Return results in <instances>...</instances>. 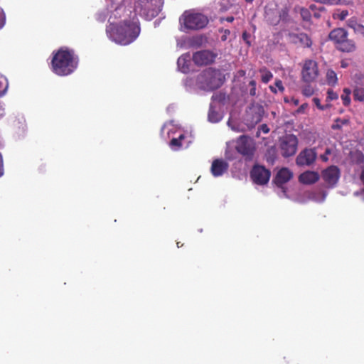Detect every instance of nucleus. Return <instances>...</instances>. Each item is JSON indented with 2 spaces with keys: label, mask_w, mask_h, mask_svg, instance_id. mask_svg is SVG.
<instances>
[{
  "label": "nucleus",
  "mask_w": 364,
  "mask_h": 364,
  "mask_svg": "<svg viewBox=\"0 0 364 364\" xmlns=\"http://www.w3.org/2000/svg\"><path fill=\"white\" fill-rule=\"evenodd\" d=\"M112 18L110 16L109 18L106 33L112 41L122 46H127L139 36L141 28L136 14H134L130 19H125L118 23L112 22Z\"/></svg>",
  "instance_id": "obj_1"
},
{
  "label": "nucleus",
  "mask_w": 364,
  "mask_h": 364,
  "mask_svg": "<svg viewBox=\"0 0 364 364\" xmlns=\"http://www.w3.org/2000/svg\"><path fill=\"white\" fill-rule=\"evenodd\" d=\"M319 174L313 171H306L299 176L300 183L306 185H311L316 183L319 180Z\"/></svg>",
  "instance_id": "obj_18"
},
{
  "label": "nucleus",
  "mask_w": 364,
  "mask_h": 364,
  "mask_svg": "<svg viewBox=\"0 0 364 364\" xmlns=\"http://www.w3.org/2000/svg\"><path fill=\"white\" fill-rule=\"evenodd\" d=\"M316 3H320L323 4H328V5H333L337 4L336 0H313Z\"/></svg>",
  "instance_id": "obj_35"
},
{
  "label": "nucleus",
  "mask_w": 364,
  "mask_h": 364,
  "mask_svg": "<svg viewBox=\"0 0 364 364\" xmlns=\"http://www.w3.org/2000/svg\"><path fill=\"white\" fill-rule=\"evenodd\" d=\"M179 245H181V243L177 242V246H178V247H180Z\"/></svg>",
  "instance_id": "obj_54"
},
{
  "label": "nucleus",
  "mask_w": 364,
  "mask_h": 364,
  "mask_svg": "<svg viewBox=\"0 0 364 364\" xmlns=\"http://www.w3.org/2000/svg\"><path fill=\"white\" fill-rule=\"evenodd\" d=\"M178 68L183 73H188L190 71L191 57L188 54H184L180 56L177 60Z\"/></svg>",
  "instance_id": "obj_19"
},
{
  "label": "nucleus",
  "mask_w": 364,
  "mask_h": 364,
  "mask_svg": "<svg viewBox=\"0 0 364 364\" xmlns=\"http://www.w3.org/2000/svg\"><path fill=\"white\" fill-rule=\"evenodd\" d=\"M3 175V165L0 164V176Z\"/></svg>",
  "instance_id": "obj_50"
},
{
  "label": "nucleus",
  "mask_w": 364,
  "mask_h": 364,
  "mask_svg": "<svg viewBox=\"0 0 364 364\" xmlns=\"http://www.w3.org/2000/svg\"><path fill=\"white\" fill-rule=\"evenodd\" d=\"M242 37H243V38H244L245 40L247 38V33H246V32L243 33V34H242Z\"/></svg>",
  "instance_id": "obj_51"
},
{
  "label": "nucleus",
  "mask_w": 364,
  "mask_h": 364,
  "mask_svg": "<svg viewBox=\"0 0 364 364\" xmlns=\"http://www.w3.org/2000/svg\"><path fill=\"white\" fill-rule=\"evenodd\" d=\"M141 4V12L146 19L151 20L159 15L162 9L161 0H145Z\"/></svg>",
  "instance_id": "obj_9"
},
{
  "label": "nucleus",
  "mask_w": 364,
  "mask_h": 364,
  "mask_svg": "<svg viewBox=\"0 0 364 364\" xmlns=\"http://www.w3.org/2000/svg\"><path fill=\"white\" fill-rule=\"evenodd\" d=\"M218 31L220 33H223V35L221 36V41H225L228 39V37L230 34V31L228 29H223V28H220Z\"/></svg>",
  "instance_id": "obj_34"
},
{
  "label": "nucleus",
  "mask_w": 364,
  "mask_h": 364,
  "mask_svg": "<svg viewBox=\"0 0 364 364\" xmlns=\"http://www.w3.org/2000/svg\"><path fill=\"white\" fill-rule=\"evenodd\" d=\"M261 129L264 133H268L269 132V129L268 128L267 125L264 124L261 125Z\"/></svg>",
  "instance_id": "obj_43"
},
{
  "label": "nucleus",
  "mask_w": 364,
  "mask_h": 364,
  "mask_svg": "<svg viewBox=\"0 0 364 364\" xmlns=\"http://www.w3.org/2000/svg\"><path fill=\"white\" fill-rule=\"evenodd\" d=\"M235 149L246 160H252L255 151L254 140L247 135H242L236 140Z\"/></svg>",
  "instance_id": "obj_7"
},
{
  "label": "nucleus",
  "mask_w": 364,
  "mask_h": 364,
  "mask_svg": "<svg viewBox=\"0 0 364 364\" xmlns=\"http://www.w3.org/2000/svg\"><path fill=\"white\" fill-rule=\"evenodd\" d=\"M328 98L330 100H334L338 99V96L336 92H333L332 90H328L327 92Z\"/></svg>",
  "instance_id": "obj_36"
},
{
  "label": "nucleus",
  "mask_w": 364,
  "mask_h": 364,
  "mask_svg": "<svg viewBox=\"0 0 364 364\" xmlns=\"http://www.w3.org/2000/svg\"><path fill=\"white\" fill-rule=\"evenodd\" d=\"M317 154L314 149H305L302 150L296 159V164L299 166H311L314 163Z\"/></svg>",
  "instance_id": "obj_13"
},
{
  "label": "nucleus",
  "mask_w": 364,
  "mask_h": 364,
  "mask_svg": "<svg viewBox=\"0 0 364 364\" xmlns=\"http://www.w3.org/2000/svg\"><path fill=\"white\" fill-rule=\"evenodd\" d=\"M292 102H293V103H294L295 105H299V100H298V99H294V98H293V99H292Z\"/></svg>",
  "instance_id": "obj_48"
},
{
  "label": "nucleus",
  "mask_w": 364,
  "mask_h": 364,
  "mask_svg": "<svg viewBox=\"0 0 364 364\" xmlns=\"http://www.w3.org/2000/svg\"><path fill=\"white\" fill-rule=\"evenodd\" d=\"M340 175V169L336 166H331L322 171V178L330 187H333L336 185Z\"/></svg>",
  "instance_id": "obj_14"
},
{
  "label": "nucleus",
  "mask_w": 364,
  "mask_h": 364,
  "mask_svg": "<svg viewBox=\"0 0 364 364\" xmlns=\"http://www.w3.org/2000/svg\"><path fill=\"white\" fill-rule=\"evenodd\" d=\"M313 102H314L315 105L321 110L323 109V107L321 106L320 100L318 98H314Z\"/></svg>",
  "instance_id": "obj_40"
},
{
  "label": "nucleus",
  "mask_w": 364,
  "mask_h": 364,
  "mask_svg": "<svg viewBox=\"0 0 364 364\" xmlns=\"http://www.w3.org/2000/svg\"><path fill=\"white\" fill-rule=\"evenodd\" d=\"M270 176V171L264 166L255 165L250 171V177L252 181L257 185L263 186L267 184L269 181Z\"/></svg>",
  "instance_id": "obj_10"
},
{
  "label": "nucleus",
  "mask_w": 364,
  "mask_h": 364,
  "mask_svg": "<svg viewBox=\"0 0 364 364\" xmlns=\"http://www.w3.org/2000/svg\"><path fill=\"white\" fill-rule=\"evenodd\" d=\"M275 86L278 88V90L281 92H283L284 90V87L282 85V82L280 80H277L275 82Z\"/></svg>",
  "instance_id": "obj_39"
},
{
  "label": "nucleus",
  "mask_w": 364,
  "mask_h": 364,
  "mask_svg": "<svg viewBox=\"0 0 364 364\" xmlns=\"http://www.w3.org/2000/svg\"><path fill=\"white\" fill-rule=\"evenodd\" d=\"M78 61L73 50L62 47L53 53L51 70L57 75L67 76L76 70Z\"/></svg>",
  "instance_id": "obj_2"
},
{
  "label": "nucleus",
  "mask_w": 364,
  "mask_h": 364,
  "mask_svg": "<svg viewBox=\"0 0 364 364\" xmlns=\"http://www.w3.org/2000/svg\"><path fill=\"white\" fill-rule=\"evenodd\" d=\"M216 56L213 52L203 50L194 53L192 59L196 65L203 66L213 63Z\"/></svg>",
  "instance_id": "obj_11"
},
{
  "label": "nucleus",
  "mask_w": 364,
  "mask_h": 364,
  "mask_svg": "<svg viewBox=\"0 0 364 364\" xmlns=\"http://www.w3.org/2000/svg\"><path fill=\"white\" fill-rule=\"evenodd\" d=\"M259 73H261V80L264 83L269 82L273 77L272 73L264 67L259 69Z\"/></svg>",
  "instance_id": "obj_21"
},
{
  "label": "nucleus",
  "mask_w": 364,
  "mask_h": 364,
  "mask_svg": "<svg viewBox=\"0 0 364 364\" xmlns=\"http://www.w3.org/2000/svg\"><path fill=\"white\" fill-rule=\"evenodd\" d=\"M271 90H272V92H277V91H276V90H275V89H274L272 87H271Z\"/></svg>",
  "instance_id": "obj_53"
},
{
  "label": "nucleus",
  "mask_w": 364,
  "mask_h": 364,
  "mask_svg": "<svg viewBox=\"0 0 364 364\" xmlns=\"http://www.w3.org/2000/svg\"><path fill=\"white\" fill-rule=\"evenodd\" d=\"M347 66H348V64H347L346 62H344V61H342V62H341V67H342V68H346Z\"/></svg>",
  "instance_id": "obj_49"
},
{
  "label": "nucleus",
  "mask_w": 364,
  "mask_h": 364,
  "mask_svg": "<svg viewBox=\"0 0 364 364\" xmlns=\"http://www.w3.org/2000/svg\"><path fill=\"white\" fill-rule=\"evenodd\" d=\"M331 150L328 148H327L325 151V153L324 154H322L321 155V159L323 161H327L328 160V155L331 154Z\"/></svg>",
  "instance_id": "obj_38"
},
{
  "label": "nucleus",
  "mask_w": 364,
  "mask_h": 364,
  "mask_svg": "<svg viewBox=\"0 0 364 364\" xmlns=\"http://www.w3.org/2000/svg\"><path fill=\"white\" fill-rule=\"evenodd\" d=\"M264 113V107L258 103H252L247 110V120L251 124H256L261 122Z\"/></svg>",
  "instance_id": "obj_12"
},
{
  "label": "nucleus",
  "mask_w": 364,
  "mask_h": 364,
  "mask_svg": "<svg viewBox=\"0 0 364 364\" xmlns=\"http://www.w3.org/2000/svg\"><path fill=\"white\" fill-rule=\"evenodd\" d=\"M184 139L185 136L183 134H181L178 138H173L171 140L169 145L173 149L178 150L181 147V141Z\"/></svg>",
  "instance_id": "obj_23"
},
{
  "label": "nucleus",
  "mask_w": 364,
  "mask_h": 364,
  "mask_svg": "<svg viewBox=\"0 0 364 364\" xmlns=\"http://www.w3.org/2000/svg\"><path fill=\"white\" fill-rule=\"evenodd\" d=\"M349 122H350L348 119L336 118L334 120L333 124L331 125V129L333 130H340L341 129L343 125L348 124Z\"/></svg>",
  "instance_id": "obj_22"
},
{
  "label": "nucleus",
  "mask_w": 364,
  "mask_h": 364,
  "mask_svg": "<svg viewBox=\"0 0 364 364\" xmlns=\"http://www.w3.org/2000/svg\"><path fill=\"white\" fill-rule=\"evenodd\" d=\"M254 0H245L247 3H252Z\"/></svg>",
  "instance_id": "obj_52"
},
{
  "label": "nucleus",
  "mask_w": 364,
  "mask_h": 364,
  "mask_svg": "<svg viewBox=\"0 0 364 364\" xmlns=\"http://www.w3.org/2000/svg\"><path fill=\"white\" fill-rule=\"evenodd\" d=\"M250 95L255 96L256 95V87H251L250 90Z\"/></svg>",
  "instance_id": "obj_45"
},
{
  "label": "nucleus",
  "mask_w": 364,
  "mask_h": 364,
  "mask_svg": "<svg viewBox=\"0 0 364 364\" xmlns=\"http://www.w3.org/2000/svg\"><path fill=\"white\" fill-rule=\"evenodd\" d=\"M299 139L292 134H285L279 138V147L283 157L287 158L294 156L298 149Z\"/></svg>",
  "instance_id": "obj_6"
},
{
  "label": "nucleus",
  "mask_w": 364,
  "mask_h": 364,
  "mask_svg": "<svg viewBox=\"0 0 364 364\" xmlns=\"http://www.w3.org/2000/svg\"><path fill=\"white\" fill-rule=\"evenodd\" d=\"M354 32L356 34H359L361 35L362 36H364V26L360 23Z\"/></svg>",
  "instance_id": "obj_37"
},
{
  "label": "nucleus",
  "mask_w": 364,
  "mask_h": 364,
  "mask_svg": "<svg viewBox=\"0 0 364 364\" xmlns=\"http://www.w3.org/2000/svg\"><path fill=\"white\" fill-rule=\"evenodd\" d=\"M300 15L304 21H309L311 20V14L308 9L301 8L300 9Z\"/></svg>",
  "instance_id": "obj_31"
},
{
  "label": "nucleus",
  "mask_w": 364,
  "mask_h": 364,
  "mask_svg": "<svg viewBox=\"0 0 364 364\" xmlns=\"http://www.w3.org/2000/svg\"><path fill=\"white\" fill-rule=\"evenodd\" d=\"M121 9H122L121 8H117V9H116L114 10V16H116L117 14H119V12H120V11H121Z\"/></svg>",
  "instance_id": "obj_47"
},
{
  "label": "nucleus",
  "mask_w": 364,
  "mask_h": 364,
  "mask_svg": "<svg viewBox=\"0 0 364 364\" xmlns=\"http://www.w3.org/2000/svg\"><path fill=\"white\" fill-rule=\"evenodd\" d=\"M348 16V10L340 11L339 9H337L333 14L332 17H333V19H339L341 21H343V20L346 19V18Z\"/></svg>",
  "instance_id": "obj_27"
},
{
  "label": "nucleus",
  "mask_w": 364,
  "mask_h": 364,
  "mask_svg": "<svg viewBox=\"0 0 364 364\" xmlns=\"http://www.w3.org/2000/svg\"><path fill=\"white\" fill-rule=\"evenodd\" d=\"M6 87V85H4L3 83L0 81V96L4 94Z\"/></svg>",
  "instance_id": "obj_42"
},
{
  "label": "nucleus",
  "mask_w": 364,
  "mask_h": 364,
  "mask_svg": "<svg viewBox=\"0 0 364 364\" xmlns=\"http://www.w3.org/2000/svg\"><path fill=\"white\" fill-rule=\"evenodd\" d=\"M179 245H181V243L177 242V246H178V247H180Z\"/></svg>",
  "instance_id": "obj_55"
},
{
  "label": "nucleus",
  "mask_w": 364,
  "mask_h": 364,
  "mask_svg": "<svg viewBox=\"0 0 364 364\" xmlns=\"http://www.w3.org/2000/svg\"><path fill=\"white\" fill-rule=\"evenodd\" d=\"M277 14L278 18H279V22L281 21H287L288 16H289V9L287 7H283L281 9H277Z\"/></svg>",
  "instance_id": "obj_26"
},
{
  "label": "nucleus",
  "mask_w": 364,
  "mask_h": 364,
  "mask_svg": "<svg viewBox=\"0 0 364 364\" xmlns=\"http://www.w3.org/2000/svg\"><path fill=\"white\" fill-rule=\"evenodd\" d=\"M181 24L187 30H199L205 28L209 21L200 13L186 11L180 18Z\"/></svg>",
  "instance_id": "obj_5"
},
{
  "label": "nucleus",
  "mask_w": 364,
  "mask_h": 364,
  "mask_svg": "<svg viewBox=\"0 0 364 364\" xmlns=\"http://www.w3.org/2000/svg\"><path fill=\"white\" fill-rule=\"evenodd\" d=\"M348 33L343 28H337L332 30L329 35V39L334 42L336 48L345 53L353 52L356 49L354 41L348 38Z\"/></svg>",
  "instance_id": "obj_4"
},
{
  "label": "nucleus",
  "mask_w": 364,
  "mask_h": 364,
  "mask_svg": "<svg viewBox=\"0 0 364 364\" xmlns=\"http://www.w3.org/2000/svg\"><path fill=\"white\" fill-rule=\"evenodd\" d=\"M314 93V88L311 85H306L302 89V94L306 97H311Z\"/></svg>",
  "instance_id": "obj_33"
},
{
  "label": "nucleus",
  "mask_w": 364,
  "mask_h": 364,
  "mask_svg": "<svg viewBox=\"0 0 364 364\" xmlns=\"http://www.w3.org/2000/svg\"><path fill=\"white\" fill-rule=\"evenodd\" d=\"M220 119H221V117L217 112H215L213 109L209 110L208 119L210 122H213V123L218 122L220 120Z\"/></svg>",
  "instance_id": "obj_29"
},
{
  "label": "nucleus",
  "mask_w": 364,
  "mask_h": 364,
  "mask_svg": "<svg viewBox=\"0 0 364 364\" xmlns=\"http://www.w3.org/2000/svg\"><path fill=\"white\" fill-rule=\"evenodd\" d=\"M353 99L355 101H364V89L363 87H357L353 90Z\"/></svg>",
  "instance_id": "obj_25"
},
{
  "label": "nucleus",
  "mask_w": 364,
  "mask_h": 364,
  "mask_svg": "<svg viewBox=\"0 0 364 364\" xmlns=\"http://www.w3.org/2000/svg\"><path fill=\"white\" fill-rule=\"evenodd\" d=\"M249 85L251 86V87H256V82L255 80H251L249 82Z\"/></svg>",
  "instance_id": "obj_46"
},
{
  "label": "nucleus",
  "mask_w": 364,
  "mask_h": 364,
  "mask_svg": "<svg viewBox=\"0 0 364 364\" xmlns=\"http://www.w3.org/2000/svg\"><path fill=\"white\" fill-rule=\"evenodd\" d=\"M225 81V76L220 70L208 68L198 77V82L205 90H214L219 88Z\"/></svg>",
  "instance_id": "obj_3"
},
{
  "label": "nucleus",
  "mask_w": 364,
  "mask_h": 364,
  "mask_svg": "<svg viewBox=\"0 0 364 364\" xmlns=\"http://www.w3.org/2000/svg\"><path fill=\"white\" fill-rule=\"evenodd\" d=\"M319 75L318 64L315 60H306L301 70V79L306 83L314 82Z\"/></svg>",
  "instance_id": "obj_8"
},
{
  "label": "nucleus",
  "mask_w": 364,
  "mask_h": 364,
  "mask_svg": "<svg viewBox=\"0 0 364 364\" xmlns=\"http://www.w3.org/2000/svg\"><path fill=\"white\" fill-rule=\"evenodd\" d=\"M353 160L357 164H362L364 163V154L361 151H355L353 154Z\"/></svg>",
  "instance_id": "obj_30"
},
{
  "label": "nucleus",
  "mask_w": 364,
  "mask_h": 364,
  "mask_svg": "<svg viewBox=\"0 0 364 364\" xmlns=\"http://www.w3.org/2000/svg\"><path fill=\"white\" fill-rule=\"evenodd\" d=\"M351 94V91L349 88H344L343 93L341 95V100L343 101V104L344 106H348L350 103V95Z\"/></svg>",
  "instance_id": "obj_28"
},
{
  "label": "nucleus",
  "mask_w": 364,
  "mask_h": 364,
  "mask_svg": "<svg viewBox=\"0 0 364 364\" xmlns=\"http://www.w3.org/2000/svg\"><path fill=\"white\" fill-rule=\"evenodd\" d=\"M289 38L292 43L299 45L304 48H310L312 41L309 36L304 33H289Z\"/></svg>",
  "instance_id": "obj_15"
},
{
  "label": "nucleus",
  "mask_w": 364,
  "mask_h": 364,
  "mask_svg": "<svg viewBox=\"0 0 364 364\" xmlns=\"http://www.w3.org/2000/svg\"><path fill=\"white\" fill-rule=\"evenodd\" d=\"M359 24L360 23L358 22L356 17H351L350 18H349L347 21V26L349 28H352L353 30V31H355V30H356V28Z\"/></svg>",
  "instance_id": "obj_32"
},
{
  "label": "nucleus",
  "mask_w": 364,
  "mask_h": 364,
  "mask_svg": "<svg viewBox=\"0 0 364 364\" xmlns=\"http://www.w3.org/2000/svg\"><path fill=\"white\" fill-rule=\"evenodd\" d=\"M265 18L271 25L276 26L279 23V18L277 16V9L266 11Z\"/></svg>",
  "instance_id": "obj_20"
},
{
  "label": "nucleus",
  "mask_w": 364,
  "mask_h": 364,
  "mask_svg": "<svg viewBox=\"0 0 364 364\" xmlns=\"http://www.w3.org/2000/svg\"><path fill=\"white\" fill-rule=\"evenodd\" d=\"M224 20L228 21V22L232 23L234 21V17L231 16H227L225 18H221L220 19L221 21H223Z\"/></svg>",
  "instance_id": "obj_44"
},
{
  "label": "nucleus",
  "mask_w": 364,
  "mask_h": 364,
  "mask_svg": "<svg viewBox=\"0 0 364 364\" xmlns=\"http://www.w3.org/2000/svg\"><path fill=\"white\" fill-rule=\"evenodd\" d=\"M229 168L228 163L223 159H217L212 162L210 171L213 176L218 177L225 173Z\"/></svg>",
  "instance_id": "obj_17"
},
{
  "label": "nucleus",
  "mask_w": 364,
  "mask_h": 364,
  "mask_svg": "<svg viewBox=\"0 0 364 364\" xmlns=\"http://www.w3.org/2000/svg\"><path fill=\"white\" fill-rule=\"evenodd\" d=\"M293 177L292 172L287 168H281L274 178L273 182L277 187L283 188V185Z\"/></svg>",
  "instance_id": "obj_16"
},
{
  "label": "nucleus",
  "mask_w": 364,
  "mask_h": 364,
  "mask_svg": "<svg viewBox=\"0 0 364 364\" xmlns=\"http://www.w3.org/2000/svg\"><path fill=\"white\" fill-rule=\"evenodd\" d=\"M308 107L307 103L302 104L296 110L297 113H302L304 112V109Z\"/></svg>",
  "instance_id": "obj_41"
},
{
  "label": "nucleus",
  "mask_w": 364,
  "mask_h": 364,
  "mask_svg": "<svg viewBox=\"0 0 364 364\" xmlns=\"http://www.w3.org/2000/svg\"><path fill=\"white\" fill-rule=\"evenodd\" d=\"M326 81L328 85H335L338 82L337 75L333 70H328L326 73Z\"/></svg>",
  "instance_id": "obj_24"
}]
</instances>
